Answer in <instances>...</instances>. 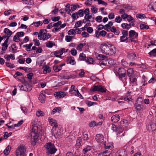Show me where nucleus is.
Listing matches in <instances>:
<instances>
[{"label":"nucleus","mask_w":156,"mask_h":156,"mask_svg":"<svg viewBox=\"0 0 156 156\" xmlns=\"http://www.w3.org/2000/svg\"><path fill=\"white\" fill-rule=\"evenodd\" d=\"M91 147L90 146H87L86 147L84 148L82 151L83 153L84 154H87L88 152L91 149Z\"/></svg>","instance_id":"obj_26"},{"label":"nucleus","mask_w":156,"mask_h":156,"mask_svg":"<svg viewBox=\"0 0 156 156\" xmlns=\"http://www.w3.org/2000/svg\"><path fill=\"white\" fill-rule=\"evenodd\" d=\"M11 149V147H10L9 146H8L4 151V154L6 155H8Z\"/></svg>","instance_id":"obj_33"},{"label":"nucleus","mask_w":156,"mask_h":156,"mask_svg":"<svg viewBox=\"0 0 156 156\" xmlns=\"http://www.w3.org/2000/svg\"><path fill=\"white\" fill-rule=\"evenodd\" d=\"M51 70L49 69V67L48 66H46L44 69V73H47V72L50 73L51 72Z\"/></svg>","instance_id":"obj_47"},{"label":"nucleus","mask_w":156,"mask_h":156,"mask_svg":"<svg viewBox=\"0 0 156 156\" xmlns=\"http://www.w3.org/2000/svg\"><path fill=\"white\" fill-rule=\"evenodd\" d=\"M129 39V37H128L127 36L122 35L120 37V41L122 42L125 41H127L129 42V41H128Z\"/></svg>","instance_id":"obj_27"},{"label":"nucleus","mask_w":156,"mask_h":156,"mask_svg":"<svg viewBox=\"0 0 156 156\" xmlns=\"http://www.w3.org/2000/svg\"><path fill=\"white\" fill-rule=\"evenodd\" d=\"M32 88V86L27 83H25L23 85H22L20 89L25 91H30Z\"/></svg>","instance_id":"obj_12"},{"label":"nucleus","mask_w":156,"mask_h":156,"mask_svg":"<svg viewBox=\"0 0 156 156\" xmlns=\"http://www.w3.org/2000/svg\"><path fill=\"white\" fill-rule=\"evenodd\" d=\"M82 22L81 21H78L76 22L75 27H78L82 25Z\"/></svg>","instance_id":"obj_62"},{"label":"nucleus","mask_w":156,"mask_h":156,"mask_svg":"<svg viewBox=\"0 0 156 156\" xmlns=\"http://www.w3.org/2000/svg\"><path fill=\"white\" fill-rule=\"evenodd\" d=\"M122 20V18L119 16L116 17L115 19V22L118 23H120Z\"/></svg>","instance_id":"obj_57"},{"label":"nucleus","mask_w":156,"mask_h":156,"mask_svg":"<svg viewBox=\"0 0 156 156\" xmlns=\"http://www.w3.org/2000/svg\"><path fill=\"white\" fill-rule=\"evenodd\" d=\"M46 46L47 47L51 48H52L53 46L55 45L54 42H53L52 41H48L46 43Z\"/></svg>","instance_id":"obj_28"},{"label":"nucleus","mask_w":156,"mask_h":156,"mask_svg":"<svg viewBox=\"0 0 156 156\" xmlns=\"http://www.w3.org/2000/svg\"><path fill=\"white\" fill-rule=\"evenodd\" d=\"M72 17L73 18L74 20L77 19L79 17L78 13L76 12L73 13L72 15Z\"/></svg>","instance_id":"obj_48"},{"label":"nucleus","mask_w":156,"mask_h":156,"mask_svg":"<svg viewBox=\"0 0 156 156\" xmlns=\"http://www.w3.org/2000/svg\"><path fill=\"white\" fill-rule=\"evenodd\" d=\"M71 9L72 11H74L78 7L79 8L80 6L79 5H71Z\"/></svg>","instance_id":"obj_55"},{"label":"nucleus","mask_w":156,"mask_h":156,"mask_svg":"<svg viewBox=\"0 0 156 156\" xmlns=\"http://www.w3.org/2000/svg\"><path fill=\"white\" fill-rule=\"evenodd\" d=\"M86 16V18L88 22H93L94 20V17H93L92 15L85 16Z\"/></svg>","instance_id":"obj_29"},{"label":"nucleus","mask_w":156,"mask_h":156,"mask_svg":"<svg viewBox=\"0 0 156 156\" xmlns=\"http://www.w3.org/2000/svg\"><path fill=\"white\" fill-rule=\"evenodd\" d=\"M38 128L36 126L33 127L32 131L31 132L30 134V136H31V144L33 145H35L36 142L38 140Z\"/></svg>","instance_id":"obj_3"},{"label":"nucleus","mask_w":156,"mask_h":156,"mask_svg":"<svg viewBox=\"0 0 156 156\" xmlns=\"http://www.w3.org/2000/svg\"><path fill=\"white\" fill-rule=\"evenodd\" d=\"M117 73L120 78L122 79L123 77H125L126 75V70L123 68H119L117 70Z\"/></svg>","instance_id":"obj_11"},{"label":"nucleus","mask_w":156,"mask_h":156,"mask_svg":"<svg viewBox=\"0 0 156 156\" xmlns=\"http://www.w3.org/2000/svg\"><path fill=\"white\" fill-rule=\"evenodd\" d=\"M73 93L76 96H77L80 98H81V97H82L80 94L79 92L77 89V90H74L73 92Z\"/></svg>","instance_id":"obj_50"},{"label":"nucleus","mask_w":156,"mask_h":156,"mask_svg":"<svg viewBox=\"0 0 156 156\" xmlns=\"http://www.w3.org/2000/svg\"><path fill=\"white\" fill-rule=\"evenodd\" d=\"M100 65L101 66L102 65L107 66H110L113 65L114 64V62L113 60L112 59H107V58L104 61H103L101 63L99 62Z\"/></svg>","instance_id":"obj_9"},{"label":"nucleus","mask_w":156,"mask_h":156,"mask_svg":"<svg viewBox=\"0 0 156 156\" xmlns=\"http://www.w3.org/2000/svg\"><path fill=\"white\" fill-rule=\"evenodd\" d=\"M122 8L125 9L127 10H129L131 9V7L129 5H122Z\"/></svg>","instance_id":"obj_53"},{"label":"nucleus","mask_w":156,"mask_h":156,"mask_svg":"<svg viewBox=\"0 0 156 156\" xmlns=\"http://www.w3.org/2000/svg\"><path fill=\"white\" fill-rule=\"evenodd\" d=\"M136 17L137 18H139L140 19L141 18H144L145 17H146L145 15L144 14H137L136 15Z\"/></svg>","instance_id":"obj_60"},{"label":"nucleus","mask_w":156,"mask_h":156,"mask_svg":"<svg viewBox=\"0 0 156 156\" xmlns=\"http://www.w3.org/2000/svg\"><path fill=\"white\" fill-rule=\"evenodd\" d=\"M43 24V23L41 21H38V22H34L31 24V26L33 24H34L35 26L38 27L39 25L41 24L42 25Z\"/></svg>","instance_id":"obj_41"},{"label":"nucleus","mask_w":156,"mask_h":156,"mask_svg":"<svg viewBox=\"0 0 156 156\" xmlns=\"http://www.w3.org/2000/svg\"><path fill=\"white\" fill-rule=\"evenodd\" d=\"M4 32L7 35L8 37L7 38H8V39L12 34V32L7 28H5L4 29Z\"/></svg>","instance_id":"obj_25"},{"label":"nucleus","mask_w":156,"mask_h":156,"mask_svg":"<svg viewBox=\"0 0 156 156\" xmlns=\"http://www.w3.org/2000/svg\"><path fill=\"white\" fill-rule=\"evenodd\" d=\"M112 30L111 32H114L115 35H118L120 33L119 31V30H117L114 26L112 27Z\"/></svg>","instance_id":"obj_30"},{"label":"nucleus","mask_w":156,"mask_h":156,"mask_svg":"<svg viewBox=\"0 0 156 156\" xmlns=\"http://www.w3.org/2000/svg\"><path fill=\"white\" fill-rule=\"evenodd\" d=\"M8 38H7L6 39L5 41L2 44V51H5L7 48L8 47Z\"/></svg>","instance_id":"obj_19"},{"label":"nucleus","mask_w":156,"mask_h":156,"mask_svg":"<svg viewBox=\"0 0 156 156\" xmlns=\"http://www.w3.org/2000/svg\"><path fill=\"white\" fill-rule=\"evenodd\" d=\"M105 28H104V29L106 30H107L108 31H111L112 30V27H110L109 26H108V24H106L105 26Z\"/></svg>","instance_id":"obj_54"},{"label":"nucleus","mask_w":156,"mask_h":156,"mask_svg":"<svg viewBox=\"0 0 156 156\" xmlns=\"http://www.w3.org/2000/svg\"><path fill=\"white\" fill-rule=\"evenodd\" d=\"M66 61L68 63L72 65H74L76 64V62L73 57L70 56L67 57Z\"/></svg>","instance_id":"obj_14"},{"label":"nucleus","mask_w":156,"mask_h":156,"mask_svg":"<svg viewBox=\"0 0 156 156\" xmlns=\"http://www.w3.org/2000/svg\"><path fill=\"white\" fill-rule=\"evenodd\" d=\"M85 55L83 53H81L80 55L79 59L80 61L85 60L86 59Z\"/></svg>","instance_id":"obj_39"},{"label":"nucleus","mask_w":156,"mask_h":156,"mask_svg":"<svg viewBox=\"0 0 156 156\" xmlns=\"http://www.w3.org/2000/svg\"><path fill=\"white\" fill-rule=\"evenodd\" d=\"M97 58L98 60H100L101 61L99 62L101 63L103 61H104L106 60L107 59L106 56L102 54H98L97 56Z\"/></svg>","instance_id":"obj_17"},{"label":"nucleus","mask_w":156,"mask_h":156,"mask_svg":"<svg viewBox=\"0 0 156 156\" xmlns=\"http://www.w3.org/2000/svg\"><path fill=\"white\" fill-rule=\"evenodd\" d=\"M119 154L118 156H126L127 152L124 149H122L119 151Z\"/></svg>","instance_id":"obj_31"},{"label":"nucleus","mask_w":156,"mask_h":156,"mask_svg":"<svg viewBox=\"0 0 156 156\" xmlns=\"http://www.w3.org/2000/svg\"><path fill=\"white\" fill-rule=\"evenodd\" d=\"M127 122V121L126 120L121 121L118 126H120L124 128V127H126L124 124Z\"/></svg>","instance_id":"obj_40"},{"label":"nucleus","mask_w":156,"mask_h":156,"mask_svg":"<svg viewBox=\"0 0 156 156\" xmlns=\"http://www.w3.org/2000/svg\"><path fill=\"white\" fill-rule=\"evenodd\" d=\"M108 150L105 151L102 153H101L98 154V156H109L110 154L108 152Z\"/></svg>","instance_id":"obj_35"},{"label":"nucleus","mask_w":156,"mask_h":156,"mask_svg":"<svg viewBox=\"0 0 156 156\" xmlns=\"http://www.w3.org/2000/svg\"><path fill=\"white\" fill-rule=\"evenodd\" d=\"M100 48L101 52L105 55H112L116 52L115 48L108 42L102 43L101 44Z\"/></svg>","instance_id":"obj_1"},{"label":"nucleus","mask_w":156,"mask_h":156,"mask_svg":"<svg viewBox=\"0 0 156 156\" xmlns=\"http://www.w3.org/2000/svg\"><path fill=\"white\" fill-rule=\"evenodd\" d=\"M48 121L51 126H53L51 131L52 134L56 138H60L62 137V133L60 128L58 127V125L56 120L51 118H49Z\"/></svg>","instance_id":"obj_2"},{"label":"nucleus","mask_w":156,"mask_h":156,"mask_svg":"<svg viewBox=\"0 0 156 156\" xmlns=\"http://www.w3.org/2000/svg\"><path fill=\"white\" fill-rule=\"evenodd\" d=\"M124 129V128L120 126H118L117 128V129L116 132L117 133V134H120L123 131Z\"/></svg>","instance_id":"obj_42"},{"label":"nucleus","mask_w":156,"mask_h":156,"mask_svg":"<svg viewBox=\"0 0 156 156\" xmlns=\"http://www.w3.org/2000/svg\"><path fill=\"white\" fill-rule=\"evenodd\" d=\"M85 61L89 64H91L93 63V58H92L87 57L86 59H85Z\"/></svg>","instance_id":"obj_44"},{"label":"nucleus","mask_w":156,"mask_h":156,"mask_svg":"<svg viewBox=\"0 0 156 156\" xmlns=\"http://www.w3.org/2000/svg\"><path fill=\"white\" fill-rule=\"evenodd\" d=\"M82 138L81 137H78L76 140V147L79 148L80 147L82 143Z\"/></svg>","instance_id":"obj_24"},{"label":"nucleus","mask_w":156,"mask_h":156,"mask_svg":"<svg viewBox=\"0 0 156 156\" xmlns=\"http://www.w3.org/2000/svg\"><path fill=\"white\" fill-rule=\"evenodd\" d=\"M121 27L123 29L129 30L131 27V24H128L127 23H123L122 24Z\"/></svg>","instance_id":"obj_21"},{"label":"nucleus","mask_w":156,"mask_h":156,"mask_svg":"<svg viewBox=\"0 0 156 156\" xmlns=\"http://www.w3.org/2000/svg\"><path fill=\"white\" fill-rule=\"evenodd\" d=\"M61 110V108L60 107L55 108L53 109L52 111V114H54L57 112H59Z\"/></svg>","instance_id":"obj_46"},{"label":"nucleus","mask_w":156,"mask_h":156,"mask_svg":"<svg viewBox=\"0 0 156 156\" xmlns=\"http://www.w3.org/2000/svg\"><path fill=\"white\" fill-rule=\"evenodd\" d=\"M127 58L130 60L133 61L139 58L138 55L135 52L129 53L127 55Z\"/></svg>","instance_id":"obj_10"},{"label":"nucleus","mask_w":156,"mask_h":156,"mask_svg":"<svg viewBox=\"0 0 156 156\" xmlns=\"http://www.w3.org/2000/svg\"><path fill=\"white\" fill-rule=\"evenodd\" d=\"M103 144L104 145V147L105 149H111L112 148V147L110 146V145H109L108 144V145L106 146V143L105 142H103Z\"/></svg>","instance_id":"obj_61"},{"label":"nucleus","mask_w":156,"mask_h":156,"mask_svg":"<svg viewBox=\"0 0 156 156\" xmlns=\"http://www.w3.org/2000/svg\"><path fill=\"white\" fill-rule=\"evenodd\" d=\"M102 124V122H99L98 123L94 121H92L89 124V126L90 127H94L95 126L101 125Z\"/></svg>","instance_id":"obj_18"},{"label":"nucleus","mask_w":156,"mask_h":156,"mask_svg":"<svg viewBox=\"0 0 156 156\" xmlns=\"http://www.w3.org/2000/svg\"><path fill=\"white\" fill-rule=\"evenodd\" d=\"M45 98L46 97L42 93H41L40 94L38 99L40 101H41L42 103H44Z\"/></svg>","instance_id":"obj_23"},{"label":"nucleus","mask_w":156,"mask_h":156,"mask_svg":"<svg viewBox=\"0 0 156 156\" xmlns=\"http://www.w3.org/2000/svg\"><path fill=\"white\" fill-rule=\"evenodd\" d=\"M140 28L141 30H146L149 29V27L148 25L141 24L140 25Z\"/></svg>","instance_id":"obj_38"},{"label":"nucleus","mask_w":156,"mask_h":156,"mask_svg":"<svg viewBox=\"0 0 156 156\" xmlns=\"http://www.w3.org/2000/svg\"><path fill=\"white\" fill-rule=\"evenodd\" d=\"M133 70L132 69H128L127 70V74L130 77L133 76Z\"/></svg>","instance_id":"obj_34"},{"label":"nucleus","mask_w":156,"mask_h":156,"mask_svg":"<svg viewBox=\"0 0 156 156\" xmlns=\"http://www.w3.org/2000/svg\"><path fill=\"white\" fill-rule=\"evenodd\" d=\"M85 43L80 44L78 45L76 48L77 50L81 51L82 48H83V46L85 45Z\"/></svg>","instance_id":"obj_49"},{"label":"nucleus","mask_w":156,"mask_h":156,"mask_svg":"<svg viewBox=\"0 0 156 156\" xmlns=\"http://www.w3.org/2000/svg\"><path fill=\"white\" fill-rule=\"evenodd\" d=\"M120 117L119 115H115L112 116L111 118L112 121L114 122H118L119 120Z\"/></svg>","instance_id":"obj_20"},{"label":"nucleus","mask_w":156,"mask_h":156,"mask_svg":"<svg viewBox=\"0 0 156 156\" xmlns=\"http://www.w3.org/2000/svg\"><path fill=\"white\" fill-rule=\"evenodd\" d=\"M44 147L47 149L48 152L51 154L55 153L57 151L54 144L48 142L44 145Z\"/></svg>","instance_id":"obj_5"},{"label":"nucleus","mask_w":156,"mask_h":156,"mask_svg":"<svg viewBox=\"0 0 156 156\" xmlns=\"http://www.w3.org/2000/svg\"><path fill=\"white\" fill-rule=\"evenodd\" d=\"M151 57H154L156 56V48H155L151 51L149 53Z\"/></svg>","instance_id":"obj_32"},{"label":"nucleus","mask_w":156,"mask_h":156,"mask_svg":"<svg viewBox=\"0 0 156 156\" xmlns=\"http://www.w3.org/2000/svg\"><path fill=\"white\" fill-rule=\"evenodd\" d=\"M47 31L45 29L40 30L38 38L40 40H46L50 38L51 35L49 33H47Z\"/></svg>","instance_id":"obj_4"},{"label":"nucleus","mask_w":156,"mask_h":156,"mask_svg":"<svg viewBox=\"0 0 156 156\" xmlns=\"http://www.w3.org/2000/svg\"><path fill=\"white\" fill-rule=\"evenodd\" d=\"M98 4H102L103 5H105V6H106L108 5L107 3L106 2L102 0H99V1L98 2Z\"/></svg>","instance_id":"obj_64"},{"label":"nucleus","mask_w":156,"mask_h":156,"mask_svg":"<svg viewBox=\"0 0 156 156\" xmlns=\"http://www.w3.org/2000/svg\"><path fill=\"white\" fill-rule=\"evenodd\" d=\"M122 98L124 101H127L130 104H131V102H132L131 100L132 99L131 98H129L128 97H123Z\"/></svg>","instance_id":"obj_43"},{"label":"nucleus","mask_w":156,"mask_h":156,"mask_svg":"<svg viewBox=\"0 0 156 156\" xmlns=\"http://www.w3.org/2000/svg\"><path fill=\"white\" fill-rule=\"evenodd\" d=\"M102 17L101 16H98L95 18L96 20L98 22L100 23L102 21Z\"/></svg>","instance_id":"obj_59"},{"label":"nucleus","mask_w":156,"mask_h":156,"mask_svg":"<svg viewBox=\"0 0 156 156\" xmlns=\"http://www.w3.org/2000/svg\"><path fill=\"white\" fill-rule=\"evenodd\" d=\"M6 65L7 67H9L10 68H13L14 67L13 64H12L10 63L7 62H5Z\"/></svg>","instance_id":"obj_63"},{"label":"nucleus","mask_w":156,"mask_h":156,"mask_svg":"<svg viewBox=\"0 0 156 156\" xmlns=\"http://www.w3.org/2000/svg\"><path fill=\"white\" fill-rule=\"evenodd\" d=\"M127 19L129 22H130L131 23H133L134 22V19L130 15H128Z\"/></svg>","instance_id":"obj_45"},{"label":"nucleus","mask_w":156,"mask_h":156,"mask_svg":"<svg viewBox=\"0 0 156 156\" xmlns=\"http://www.w3.org/2000/svg\"><path fill=\"white\" fill-rule=\"evenodd\" d=\"M106 90L103 86L100 85H94L90 89V91L92 92L97 91L102 93L106 92Z\"/></svg>","instance_id":"obj_7"},{"label":"nucleus","mask_w":156,"mask_h":156,"mask_svg":"<svg viewBox=\"0 0 156 156\" xmlns=\"http://www.w3.org/2000/svg\"><path fill=\"white\" fill-rule=\"evenodd\" d=\"M130 84L132 86H134L137 85V79L136 78H133V76L130 77Z\"/></svg>","instance_id":"obj_16"},{"label":"nucleus","mask_w":156,"mask_h":156,"mask_svg":"<svg viewBox=\"0 0 156 156\" xmlns=\"http://www.w3.org/2000/svg\"><path fill=\"white\" fill-rule=\"evenodd\" d=\"M156 45L154 44V42L152 41H150L149 43H146L145 45V46L148 48L149 47L151 46Z\"/></svg>","instance_id":"obj_37"},{"label":"nucleus","mask_w":156,"mask_h":156,"mask_svg":"<svg viewBox=\"0 0 156 156\" xmlns=\"http://www.w3.org/2000/svg\"><path fill=\"white\" fill-rule=\"evenodd\" d=\"M12 132H10L9 133H8L7 132H5L4 133V137L5 139H7L9 136L11 135L12 134Z\"/></svg>","instance_id":"obj_56"},{"label":"nucleus","mask_w":156,"mask_h":156,"mask_svg":"<svg viewBox=\"0 0 156 156\" xmlns=\"http://www.w3.org/2000/svg\"><path fill=\"white\" fill-rule=\"evenodd\" d=\"M95 140L98 143H102L104 141V137L103 135L101 134H97L96 135Z\"/></svg>","instance_id":"obj_13"},{"label":"nucleus","mask_w":156,"mask_h":156,"mask_svg":"<svg viewBox=\"0 0 156 156\" xmlns=\"http://www.w3.org/2000/svg\"><path fill=\"white\" fill-rule=\"evenodd\" d=\"M65 65V63H63L59 66H53V69L55 72H58L62 69V67Z\"/></svg>","instance_id":"obj_15"},{"label":"nucleus","mask_w":156,"mask_h":156,"mask_svg":"<svg viewBox=\"0 0 156 156\" xmlns=\"http://www.w3.org/2000/svg\"><path fill=\"white\" fill-rule=\"evenodd\" d=\"M44 112L41 111L40 110H38L36 112V115L37 116L39 117L40 116H42L44 115Z\"/></svg>","instance_id":"obj_36"},{"label":"nucleus","mask_w":156,"mask_h":156,"mask_svg":"<svg viewBox=\"0 0 156 156\" xmlns=\"http://www.w3.org/2000/svg\"><path fill=\"white\" fill-rule=\"evenodd\" d=\"M73 37L69 36H66L65 37L66 41L67 42L71 41L72 40Z\"/></svg>","instance_id":"obj_51"},{"label":"nucleus","mask_w":156,"mask_h":156,"mask_svg":"<svg viewBox=\"0 0 156 156\" xmlns=\"http://www.w3.org/2000/svg\"><path fill=\"white\" fill-rule=\"evenodd\" d=\"M121 32L122 35L127 37L128 36V31L127 30H122Z\"/></svg>","instance_id":"obj_58"},{"label":"nucleus","mask_w":156,"mask_h":156,"mask_svg":"<svg viewBox=\"0 0 156 156\" xmlns=\"http://www.w3.org/2000/svg\"><path fill=\"white\" fill-rule=\"evenodd\" d=\"M56 93V94H55L54 95H56V96H58L60 98L64 97L66 95L65 93V92L62 91L57 92Z\"/></svg>","instance_id":"obj_22"},{"label":"nucleus","mask_w":156,"mask_h":156,"mask_svg":"<svg viewBox=\"0 0 156 156\" xmlns=\"http://www.w3.org/2000/svg\"><path fill=\"white\" fill-rule=\"evenodd\" d=\"M11 47L12 48V53H15L16 52V50L17 49V47L14 44L12 45L11 46Z\"/></svg>","instance_id":"obj_52"},{"label":"nucleus","mask_w":156,"mask_h":156,"mask_svg":"<svg viewBox=\"0 0 156 156\" xmlns=\"http://www.w3.org/2000/svg\"><path fill=\"white\" fill-rule=\"evenodd\" d=\"M26 148L23 146H21L16 150V156H26Z\"/></svg>","instance_id":"obj_8"},{"label":"nucleus","mask_w":156,"mask_h":156,"mask_svg":"<svg viewBox=\"0 0 156 156\" xmlns=\"http://www.w3.org/2000/svg\"><path fill=\"white\" fill-rule=\"evenodd\" d=\"M138 34L134 30H132L129 32V42H135L136 41L135 39H136L138 37Z\"/></svg>","instance_id":"obj_6"}]
</instances>
